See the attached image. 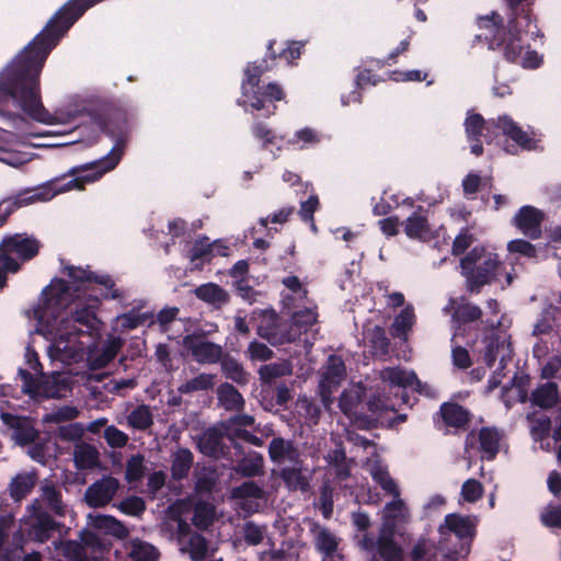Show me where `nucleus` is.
Returning a JSON list of instances; mask_svg holds the SVG:
<instances>
[{"label": "nucleus", "instance_id": "9d476101", "mask_svg": "<svg viewBox=\"0 0 561 561\" xmlns=\"http://www.w3.org/2000/svg\"><path fill=\"white\" fill-rule=\"evenodd\" d=\"M346 378L344 360L336 355H330L319 380V394L325 407L332 403V393Z\"/></svg>", "mask_w": 561, "mask_h": 561}, {"label": "nucleus", "instance_id": "6e6552de", "mask_svg": "<svg viewBox=\"0 0 561 561\" xmlns=\"http://www.w3.org/2000/svg\"><path fill=\"white\" fill-rule=\"evenodd\" d=\"M365 390L360 382L350 385L340 394L339 408L353 425L359 430L368 431L377 427V421L358 412L365 397Z\"/></svg>", "mask_w": 561, "mask_h": 561}, {"label": "nucleus", "instance_id": "a19ab883", "mask_svg": "<svg viewBox=\"0 0 561 561\" xmlns=\"http://www.w3.org/2000/svg\"><path fill=\"white\" fill-rule=\"evenodd\" d=\"M502 435L495 427H482L479 431L480 448L488 459L499 453Z\"/></svg>", "mask_w": 561, "mask_h": 561}, {"label": "nucleus", "instance_id": "0eeeda50", "mask_svg": "<svg viewBox=\"0 0 561 561\" xmlns=\"http://www.w3.org/2000/svg\"><path fill=\"white\" fill-rule=\"evenodd\" d=\"M42 248V243L34 236L15 233L5 237L0 243V261H5L7 270L11 273L20 271V263L12 257L15 254L23 262L34 259Z\"/></svg>", "mask_w": 561, "mask_h": 561}, {"label": "nucleus", "instance_id": "ea45409f", "mask_svg": "<svg viewBox=\"0 0 561 561\" xmlns=\"http://www.w3.org/2000/svg\"><path fill=\"white\" fill-rule=\"evenodd\" d=\"M93 526L118 539H125L129 535L128 528L121 520L110 515H98L93 520Z\"/></svg>", "mask_w": 561, "mask_h": 561}, {"label": "nucleus", "instance_id": "c756f323", "mask_svg": "<svg viewBox=\"0 0 561 561\" xmlns=\"http://www.w3.org/2000/svg\"><path fill=\"white\" fill-rule=\"evenodd\" d=\"M543 219V213H517L514 217V224L526 237L539 239Z\"/></svg>", "mask_w": 561, "mask_h": 561}, {"label": "nucleus", "instance_id": "f704fd0d", "mask_svg": "<svg viewBox=\"0 0 561 561\" xmlns=\"http://www.w3.org/2000/svg\"><path fill=\"white\" fill-rule=\"evenodd\" d=\"M415 313L411 305L405 306L401 312L394 317L391 324V335L401 339L404 343L409 340V332L414 324Z\"/></svg>", "mask_w": 561, "mask_h": 561}, {"label": "nucleus", "instance_id": "f8f14e48", "mask_svg": "<svg viewBox=\"0 0 561 561\" xmlns=\"http://www.w3.org/2000/svg\"><path fill=\"white\" fill-rule=\"evenodd\" d=\"M278 477L289 492L307 493L311 489L313 470H308L301 459L293 465L283 466L278 471Z\"/></svg>", "mask_w": 561, "mask_h": 561}, {"label": "nucleus", "instance_id": "680f3d73", "mask_svg": "<svg viewBox=\"0 0 561 561\" xmlns=\"http://www.w3.org/2000/svg\"><path fill=\"white\" fill-rule=\"evenodd\" d=\"M117 507L126 515L140 516L146 511V503L140 496L131 495L123 500Z\"/></svg>", "mask_w": 561, "mask_h": 561}, {"label": "nucleus", "instance_id": "5701e85b", "mask_svg": "<svg viewBox=\"0 0 561 561\" xmlns=\"http://www.w3.org/2000/svg\"><path fill=\"white\" fill-rule=\"evenodd\" d=\"M443 423L456 430H466L471 421L469 410L456 402H445L439 408Z\"/></svg>", "mask_w": 561, "mask_h": 561}, {"label": "nucleus", "instance_id": "b1692460", "mask_svg": "<svg viewBox=\"0 0 561 561\" xmlns=\"http://www.w3.org/2000/svg\"><path fill=\"white\" fill-rule=\"evenodd\" d=\"M396 531L379 529L377 554L383 561H404V550L394 539Z\"/></svg>", "mask_w": 561, "mask_h": 561}, {"label": "nucleus", "instance_id": "f257e3e1", "mask_svg": "<svg viewBox=\"0 0 561 561\" xmlns=\"http://www.w3.org/2000/svg\"><path fill=\"white\" fill-rule=\"evenodd\" d=\"M82 114L102 133L115 139L112 150L100 159L75 165L60 176L1 201L0 210H13L37 202H48L58 194L72 190L82 191L87 184L100 180L118 165L129 136L125 113L114 103L102 101L83 108Z\"/></svg>", "mask_w": 561, "mask_h": 561}, {"label": "nucleus", "instance_id": "9b49d317", "mask_svg": "<svg viewBox=\"0 0 561 561\" xmlns=\"http://www.w3.org/2000/svg\"><path fill=\"white\" fill-rule=\"evenodd\" d=\"M182 343L183 347L199 364H216L222 358L225 352L221 345L205 340L204 334L186 335Z\"/></svg>", "mask_w": 561, "mask_h": 561}, {"label": "nucleus", "instance_id": "6ab92c4d", "mask_svg": "<svg viewBox=\"0 0 561 561\" xmlns=\"http://www.w3.org/2000/svg\"><path fill=\"white\" fill-rule=\"evenodd\" d=\"M496 125L497 135L502 133L504 136L512 139L517 147L524 150H533L536 148L535 133L524 130L511 116H499L496 118Z\"/></svg>", "mask_w": 561, "mask_h": 561}, {"label": "nucleus", "instance_id": "7c9ffc66", "mask_svg": "<svg viewBox=\"0 0 561 561\" xmlns=\"http://www.w3.org/2000/svg\"><path fill=\"white\" fill-rule=\"evenodd\" d=\"M218 403L226 411H241L244 407V399L239 390L231 383L224 382L217 388Z\"/></svg>", "mask_w": 561, "mask_h": 561}, {"label": "nucleus", "instance_id": "37998d69", "mask_svg": "<svg viewBox=\"0 0 561 561\" xmlns=\"http://www.w3.org/2000/svg\"><path fill=\"white\" fill-rule=\"evenodd\" d=\"M318 321V314L314 310L305 308L293 313L289 320L291 332H296L297 339L306 333Z\"/></svg>", "mask_w": 561, "mask_h": 561}, {"label": "nucleus", "instance_id": "dca6fc26", "mask_svg": "<svg viewBox=\"0 0 561 561\" xmlns=\"http://www.w3.org/2000/svg\"><path fill=\"white\" fill-rule=\"evenodd\" d=\"M267 454L270 460L277 465L279 469L302 459L298 445L293 439H286L282 436H276L270 442Z\"/></svg>", "mask_w": 561, "mask_h": 561}, {"label": "nucleus", "instance_id": "338daca9", "mask_svg": "<svg viewBox=\"0 0 561 561\" xmlns=\"http://www.w3.org/2000/svg\"><path fill=\"white\" fill-rule=\"evenodd\" d=\"M483 495V485L476 479L467 480L461 488V496L468 503H474Z\"/></svg>", "mask_w": 561, "mask_h": 561}, {"label": "nucleus", "instance_id": "de8ad7c7", "mask_svg": "<svg viewBox=\"0 0 561 561\" xmlns=\"http://www.w3.org/2000/svg\"><path fill=\"white\" fill-rule=\"evenodd\" d=\"M526 419L530 423V434L535 440H542L548 437L551 430V421L548 416L531 412L527 414Z\"/></svg>", "mask_w": 561, "mask_h": 561}, {"label": "nucleus", "instance_id": "69168bd1", "mask_svg": "<svg viewBox=\"0 0 561 561\" xmlns=\"http://www.w3.org/2000/svg\"><path fill=\"white\" fill-rule=\"evenodd\" d=\"M247 353L251 360L266 362L273 358L274 352L265 343L256 340L252 341L248 345Z\"/></svg>", "mask_w": 561, "mask_h": 561}, {"label": "nucleus", "instance_id": "49530a36", "mask_svg": "<svg viewBox=\"0 0 561 561\" xmlns=\"http://www.w3.org/2000/svg\"><path fill=\"white\" fill-rule=\"evenodd\" d=\"M369 342L373 356L385 358L389 354L390 340L381 327L376 325L369 331Z\"/></svg>", "mask_w": 561, "mask_h": 561}, {"label": "nucleus", "instance_id": "c9c22d12", "mask_svg": "<svg viewBox=\"0 0 561 561\" xmlns=\"http://www.w3.org/2000/svg\"><path fill=\"white\" fill-rule=\"evenodd\" d=\"M559 392L556 382L538 386L530 394V402L541 409H550L558 402Z\"/></svg>", "mask_w": 561, "mask_h": 561}, {"label": "nucleus", "instance_id": "8fccbe9b", "mask_svg": "<svg viewBox=\"0 0 561 561\" xmlns=\"http://www.w3.org/2000/svg\"><path fill=\"white\" fill-rule=\"evenodd\" d=\"M128 424L136 430L145 431L149 428L152 423V413L148 405L141 404L135 408L127 417Z\"/></svg>", "mask_w": 561, "mask_h": 561}, {"label": "nucleus", "instance_id": "4c0bfd02", "mask_svg": "<svg viewBox=\"0 0 561 561\" xmlns=\"http://www.w3.org/2000/svg\"><path fill=\"white\" fill-rule=\"evenodd\" d=\"M73 460L79 470L93 469L99 463V451L94 446L82 443L76 446Z\"/></svg>", "mask_w": 561, "mask_h": 561}, {"label": "nucleus", "instance_id": "603ef678", "mask_svg": "<svg viewBox=\"0 0 561 561\" xmlns=\"http://www.w3.org/2000/svg\"><path fill=\"white\" fill-rule=\"evenodd\" d=\"M482 317V310L469 302L458 305L453 313V320L460 323H469L479 320Z\"/></svg>", "mask_w": 561, "mask_h": 561}, {"label": "nucleus", "instance_id": "39448f33", "mask_svg": "<svg viewBox=\"0 0 561 561\" xmlns=\"http://www.w3.org/2000/svg\"><path fill=\"white\" fill-rule=\"evenodd\" d=\"M500 265L496 254L486 252L482 247L473 248L460 261L467 289L470 293H479L483 286L491 284L496 277Z\"/></svg>", "mask_w": 561, "mask_h": 561}, {"label": "nucleus", "instance_id": "a18cd8bd", "mask_svg": "<svg viewBox=\"0 0 561 561\" xmlns=\"http://www.w3.org/2000/svg\"><path fill=\"white\" fill-rule=\"evenodd\" d=\"M218 472L211 467H197L195 469V490L201 493H210L217 484Z\"/></svg>", "mask_w": 561, "mask_h": 561}, {"label": "nucleus", "instance_id": "c85d7f7f", "mask_svg": "<svg viewBox=\"0 0 561 561\" xmlns=\"http://www.w3.org/2000/svg\"><path fill=\"white\" fill-rule=\"evenodd\" d=\"M225 431L211 427L203 433L199 437L198 447L201 451L207 456L219 458L224 455L222 437Z\"/></svg>", "mask_w": 561, "mask_h": 561}, {"label": "nucleus", "instance_id": "2f4dec72", "mask_svg": "<svg viewBox=\"0 0 561 561\" xmlns=\"http://www.w3.org/2000/svg\"><path fill=\"white\" fill-rule=\"evenodd\" d=\"M221 371L227 379L232 380L237 385L244 386L248 383L249 374L243 365L230 354H222V358L218 360Z\"/></svg>", "mask_w": 561, "mask_h": 561}, {"label": "nucleus", "instance_id": "20e7f679", "mask_svg": "<svg viewBox=\"0 0 561 561\" xmlns=\"http://www.w3.org/2000/svg\"><path fill=\"white\" fill-rule=\"evenodd\" d=\"M478 26L484 33L482 36L488 43L490 49H502L506 61L520 65L526 69H536L542 64V56L536 50L529 49V44L525 43L527 27H518V19L512 18L504 25L502 15L495 11L490 14L478 18Z\"/></svg>", "mask_w": 561, "mask_h": 561}, {"label": "nucleus", "instance_id": "052dcab7", "mask_svg": "<svg viewBox=\"0 0 561 561\" xmlns=\"http://www.w3.org/2000/svg\"><path fill=\"white\" fill-rule=\"evenodd\" d=\"M405 232L411 238L424 239L430 234V227L424 217L414 215L409 218Z\"/></svg>", "mask_w": 561, "mask_h": 561}, {"label": "nucleus", "instance_id": "72a5a7b5", "mask_svg": "<svg viewBox=\"0 0 561 561\" xmlns=\"http://www.w3.org/2000/svg\"><path fill=\"white\" fill-rule=\"evenodd\" d=\"M317 549L323 554L324 560L332 559L339 547V539L329 529L314 526L312 529Z\"/></svg>", "mask_w": 561, "mask_h": 561}, {"label": "nucleus", "instance_id": "864d4df0", "mask_svg": "<svg viewBox=\"0 0 561 561\" xmlns=\"http://www.w3.org/2000/svg\"><path fill=\"white\" fill-rule=\"evenodd\" d=\"M221 428L225 431V436L228 439H242L256 447L263 446V440L260 437L240 426L221 424Z\"/></svg>", "mask_w": 561, "mask_h": 561}, {"label": "nucleus", "instance_id": "4468645a", "mask_svg": "<svg viewBox=\"0 0 561 561\" xmlns=\"http://www.w3.org/2000/svg\"><path fill=\"white\" fill-rule=\"evenodd\" d=\"M0 419L5 426L13 431V438L21 446L34 443L39 436L33 420L28 416L1 412Z\"/></svg>", "mask_w": 561, "mask_h": 561}, {"label": "nucleus", "instance_id": "6e6d98bb", "mask_svg": "<svg viewBox=\"0 0 561 561\" xmlns=\"http://www.w3.org/2000/svg\"><path fill=\"white\" fill-rule=\"evenodd\" d=\"M129 557L133 561H153L158 557V551L152 545L136 540L131 543Z\"/></svg>", "mask_w": 561, "mask_h": 561}, {"label": "nucleus", "instance_id": "13d9d810", "mask_svg": "<svg viewBox=\"0 0 561 561\" xmlns=\"http://www.w3.org/2000/svg\"><path fill=\"white\" fill-rule=\"evenodd\" d=\"M287 142L291 146H298V149H305L320 142V136L314 129L305 127L297 130Z\"/></svg>", "mask_w": 561, "mask_h": 561}, {"label": "nucleus", "instance_id": "aec40b11", "mask_svg": "<svg viewBox=\"0 0 561 561\" xmlns=\"http://www.w3.org/2000/svg\"><path fill=\"white\" fill-rule=\"evenodd\" d=\"M465 129L468 139L484 137L488 142H491L497 136L496 119L485 121L479 113L468 112L465 119Z\"/></svg>", "mask_w": 561, "mask_h": 561}, {"label": "nucleus", "instance_id": "1a4fd4ad", "mask_svg": "<svg viewBox=\"0 0 561 561\" xmlns=\"http://www.w3.org/2000/svg\"><path fill=\"white\" fill-rule=\"evenodd\" d=\"M260 319L256 333L272 345H282L297 340L296 332H291L289 320H283L274 310L261 311Z\"/></svg>", "mask_w": 561, "mask_h": 561}, {"label": "nucleus", "instance_id": "09e8293b", "mask_svg": "<svg viewBox=\"0 0 561 561\" xmlns=\"http://www.w3.org/2000/svg\"><path fill=\"white\" fill-rule=\"evenodd\" d=\"M215 519V506L208 502H198L194 506L193 524L199 529H206Z\"/></svg>", "mask_w": 561, "mask_h": 561}, {"label": "nucleus", "instance_id": "4be33fe9", "mask_svg": "<svg viewBox=\"0 0 561 561\" xmlns=\"http://www.w3.org/2000/svg\"><path fill=\"white\" fill-rule=\"evenodd\" d=\"M379 379L389 387L414 388L422 390V383L412 370H407L400 366L386 367L379 371Z\"/></svg>", "mask_w": 561, "mask_h": 561}, {"label": "nucleus", "instance_id": "79ce46f5", "mask_svg": "<svg viewBox=\"0 0 561 561\" xmlns=\"http://www.w3.org/2000/svg\"><path fill=\"white\" fill-rule=\"evenodd\" d=\"M251 133L254 138L262 142L263 150H268L272 147L280 149V142L284 140V137L277 136L265 123L255 122L251 126Z\"/></svg>", "mask_w": 561, "mask_h": 561}, {"label": "nucleus", "instance_id": "f03ea898", "mask_svg": "<svg viewBox=\"0 0 561 561\" xmlns=\"http://www.w3.org/2000/svg\"><path fill=\"white\" fill-rule=\"evenodd\" d=\"M69 290L65 279H55L43 289L41 302L33 310L38 332L58 347L65 344L64 348L73 337L90 334L95 329V309L100 302L95 299L93 305L81 301L69 305Z\"/></svg>", "mask_w": 561, "mask_h": 561}, {"label": "nucleus", "instance_id": "7ed1b4c3", "mask_svg": "<svg viewBox=\"0 0 561 561\" xmlns=\"http://www.w3.org/2000/svg\"><path fill=\"white\" fill-rule=\"evenodd\" d=\"M306 43L304 41H287L277 46L276 39H270L265 55L262 59L248 62L243 69L241 81V98L237 104L245 112H259L263 117H270L276 113L275 102L285 99L283 88L275 82L260 85L261 78L275 69L278 60H285L287 65H294L299 59Z\"/></svg>", "mask_w": 561, "mask_h": 561}, {"label": "nucleus", "instance_id": "bf43d9fd", "mask_svg": "<svg viewBox=\"0 0 561 561\" xmlns=\"http://www.w3.org/2000/svg\"><path fill=\"white\" fill-rule=\"evenodd\" d=\"M207 549L206 539L195 534L191 536L187 546L181 548V551L188 552L194 561H201L206 557Z\"/></svg>", "mask_w": 561, "mask_h": 561}, {"label": "nucleus", "instance_id": "774afa93", "mask_svg": "<svg viewBox=\"0 0 561 561\" xmlns=\"http://www.w3.org/2000/svg\"><path fill=\"white\" fill-rule=\"evenodd\" d=\"M265 529L253 522H248L243 526V537L247 543L252 546L260 545L264 539Z\"/></svg>", "mask_w": 561, "mask_h": 561}, {"label": "nucleus", "instance_id": "0e129e2a", "mask_svg": "<svg viewBox=\"0 0 561 561\" xmlns=\"http://www.w3.org/2000/svg\"><path fill=\"white\" fill-rule=\"evenodd\" d=\"M508 4V8L511 10L510 19L517 18L519 23L518 27H528L530 23V15H529V9H526L523 3L526 0H505Z\"/></svg>", "mask_w": 561, "mask_h": 561}, {"label": "nucleus", "instance_id": "cd10ccee", "mask_svg": "<svg viewBox=\"0 0 561 561\" xmlns=\"http://www.w3.org/2000/svg\"><path fill=\"white\" fill-rule=\"evenodd\" d=\"M195 296L217 309L228 304L230 299L229 293L216 283H206L195 288Z\"/></svg>", "mask_w": 561, "mask_h": 561}, {"label": "nucleus", "instance_id": "a211bd4d", "mask_svg": "<svg viewBox=\"0 0 561 561\" xmlns=\"http://www.w3.org/2000/svg\"><path fill=\"white\" fill-rule=\"evenodd\" d=\"M484 362L493 367L495 362L504 364L512 357V344L510 336L504 332L492 333L485 339Z\"/></svg>", "mask_w": 561, "mask_h": 561}, {"label": "nucleus", "instance_id": "2eb2a0df", "mask_svg": "<svg viewBox=\"0 0 561 561\" xmlns=\"http://www.w3.org/2000/svg\"><path fill=\"white\" fill-rule=\"evenodd\" d=\"M65 272L73 283H95L104 286L107 290L103 295L104 299H119L123 297V293L115 288V283L110 275H98L90 270L73 265L66 266Z\"/></svg>", "mask_w": 561, "mask_h": 561}, {"label": "nucleus", "instance_id": "58836bf2", "mask_svg": "<svg viewBox=\"0 0 561 561\" xmlns=\"http://www.w3.org/2000/svg\"><path fill=\"white\" fill-rule=\"evenodd\" d=\"M41 490L42 499L46 506L57 516L65 517L67 508L62 502L60 490H58L53 482H46L44 485H42Z\"/></svg>", "mask_w": 561, "mask_h": 561}, {"label": "nucleus", "instance_id": "a878e982", "mask_svg": "<svg viewBox=\"0 0 561 561\" xmlns=\"http://www.w3.org/2000/svg\"><path fill=\"white\" fill-rule=\"evenodd\" d=\"M265 461L262 454L250 453L239 459L232 470L241 478H254L264 474Z\"/></svg>", "mask_w": 561, "mask_h": 561}, {"label": "nucleus", "instance_id": "ddd939ff", "mask_svg": "<svg viewBox=\"0 0 561 561\" xmlns=\"http://www.w3.org/2000/svg\"><path fill=\"white\" fill-rule=\"evenodd\" d=\"M118 488L119 482L116 478L105 476L87 488L84 501L89 507H104L113 500Z\"/></svg>", "mask_w": 561, "mask_h": 561}, {"label": "nucleus", "instance_id": "393cba45", "mask_svg": "<svg viewBox=\"0 0 561 561\" xmlns=\"http://www.w3.org/2000/svg\"><path fill=\"white\" fill-rule=\"evenodd\" d=\"M325 460L329 467L333 470L336 480L344 481L351 477L355 461L346 457V453L343 447H337L329 451Z\"/></svg>", "mask_w": 561, "mask_h": 561}, {"label": "nucleus", "instance_id": "412c9836", "mask_svg": "<svg viewBox=\"0 0 561 561\" xmlns=\"http://www.w3.org/2000/svg\"><path fill=\"white\" fill-rule=\"evenodd\" d=\"M409 519V507L400 495H397L383 506L381 512L382 523L379 529L396 531L398 525L407 524Z\"/></svg>", "mask_w": 561, "mask_h": 561}, {"label": "nucleus", "instance_id": "bb28decb", "mask_svg": "<svg viewBox=\"0 0 561 561\" xmlns=\"http://www.w3.org/2000/svg\"><path fill=\"white\" fill-rule=\"evenodd\" d=\"M58 527L59 523H57L47 512H41L36 515L35 520L30 528V536L33 540L44 543L51 538Z\"/></svg>", "mask_w": 561, "mask_h": 561}, {"label": "nucleus", "instance_id": "423d86ee", "mask_svg": "<svg viewBox=\"0 0 561 561\" xmlns=\"http://www.w3.org/2000/svg\"><path fill=\"white\" fill-rule=\"evenodd\" d=\"M18 375L22 381V392L32 399H60L72 391L71 378L61 373L50 376L42 374L37 379L27 369L19 368Z\"/></svg>", "mask_w": 561, "mask_h": 561}, {"label": "nucleus", "instance_id": "3c124183", "mask_svg": "<svg viewBox=\"0 0 561 561\" xmlns=\"http://www.w3.org/2000/svg\"><path fill=\"white\" fill-rule=\"evenodd\" d=\"M400 206L413 208L414 202L410 197L402 198L399 194L385 191L381 197V204H376L373 210H394Z\"/></svg>", "mask_w": 561, "mask_h": 561}, {"label": "nucleus", "instance_id": "5fc2aeb1", "mask_svg": "<svg viewBox=\"0 0 561 561\" xmlns=\"http://www.w3.org/2000/svg\"><path fill=\"white\" fill-rule=\"evenodd\" d=\"M145 458L141 454L133 455L126 462L125 479L128 483H135L145 474Z\"/></svg>", "mask_w": 561, "mask_h": 561}, {"label": "nucleus", "instance_id": "4d7b16f0", "mask_svg": "<svg viewBox=\"0 0 561 561\" xmlns=\"http://www.w3.org/2000/svg\"><path fill=\"white\" fill-rule=\"evenodd\" d=\"M215 378L216 375L214 374H199L198 376L194 377L190 381L183 383L179 390L181 392H193V391H201V390H208L211 389L215 385Z\"/></svg>", "mask_w": 561, "mask_h": 561}, {"label": "nucleus", "instance_id": "e2e57ef3", "mask_svg": "<svg viewBox=\"0 0 561 561\" xmlns=\"http://www.w3.org/2000/svg\"><path fill=\"white\" fill-rule=\"evenodd\" d=\"M374 480L380 485V488L392 496L400 495V489L390 474L381 469L377 468L373 471Z\"/></svg>", "mask_w": 561, "mask_h": 561}, {"label": "nucleus", "instance_id": "f3484780", "mask_svg": "<svg viewBox=\"0 0 561 561\" xmlns=\"http://www.w3.org/2000/svg\"><path fill=\"white\" fill-rule=\"evenodd\" d=\"M477 524L476 516L453 513L446 515L444 523L438 527V533L440 535L451 533L461 540L471 541L476 536Z\"/></svg>", "mask_w": 561, "mask_h": 561}, {"label": "nucleus", "instance_id": "e433bc0d", "mask_svg": "<svg viewBox=\"0 0 561 561\" xmlns=\"http://www.w3.org/2000/svg\"><path fill=\"white\" fill-rule=\"evenodd\" d=\"M36 477L32 473H19L12 478L9 484L10 497L14 501L25 499L35 486Z\"/></svg>", "mask_w": 561, "mask_h": 561}, {"label": "nucleus", "instance_id": "c03bdc74", "mask_svg": "<svg viewBox=\"0 0 561 561\" xmlns=\"http://www.w3.org/2000/svg\"><path fill=\"white\" fill-rule=\"evenodd\" d=\"M267 494L262 486H260L253 480H247L238 486H234L230 491V497L232 500H264Z\"/></svg>", "mask_w": 561, "mask_h": 561}, {"label": "nucleus", "instance_id": "473e14b6", "mask_svg": "<svg viewBox=\"0 0 561 561\" xmlns=\"http://www.w3.org/2000/svg\"><path fill=\"white\" fill-rule=\"evenodd\" d=\"M257 374L262 383L271 385L278 378L290 376L293 374V364L289 359H282L277 363L261 366Z\"/></svg>", "mask_w": 561, "mask_h": 561}]
</instances>
